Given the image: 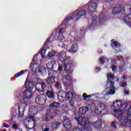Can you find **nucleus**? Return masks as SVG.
Segmentation results:
<instances>
[{
	"instance_id": "nucleus-1",
	"label": "nucleus",
	"mask_w": 131,
	"mask_h": 131,
	"mask_svg": "<svg viewBox=\"0 0 131 131\" xmlns=\"http://www.w3.org/2000/svg\"><path fill=\"white\" fill-rule=\"evenodd\" d=\"M107 80L105 86L106 89L102 92V95L108 96V95H114L115 94V86H114V82L110 81L109 77L113 79L114 76L111 73L107 74Z\"/></svg>"
},
{
	"instance_id": "nucleus-2",
	"label": "nucleus",
	"mask_w": 131,
	"mask_h": 131,
	"mask_svg": "<svg viewBox=\"0 0 131 131\" xmlns=\"http://www.w3.org/2000/svg\"><path fill=\"white\" fill-rule=\"evenodd\" d=\"M127 117H122L120 121L121 125H126L127 123H129V126L131 127V106L129 108L127 112Z\"/></svg>"
},
{
	"instance_id": "nucleus-3",
	"label": "nucleus",
	"mask_w": 131,
	"mask_h": 131,
	"mask_svg": "<svg viewBox=\"0 0 131 131\" xmlns=\"http://www.w3.org/2000/svg\"><path fill=\"white\" fill-rule=\"evenodd\" d=\"M64 66V70L67 73H71V70L70 69L71 68V66H72V63L69 61L68 59H63V62H62Z\"/></svg>"
},
{
	"instance_id": "nucleus-4",
	"label": "nucleus",
	"mask_w": 131,
	"mask_h": 131,
	"mask_svg": "<svg viewBox=\"0 0 131 131\" xmlns=\"http://www.w3.org/2000/svg\"><path fill=\"white\" fill-rule=\"evenodd\" d=\"M84 8L86 10H88L90 13H93L96 11L97 4L96 3H89L87 5H85Z\"/></svg>"
},
{
	"instance_id": "nucleus-5",
	"label": "nucleus",
	"mask_w": 131,
	"mask_h": 131,
	"mask_svg": "<svg viewBox=\"0 0 131 131\" xmlns=\"http://www.w3.org/2000/svg\"><path fill=\"white\" fill-rule=\"evenodd\" d=\"M24 123L26 125L30 126L32 125V128L34 127V124H35V121L33 119V117H28L27 118L24 120Z\"/></svg>"
},
{
	"instance_id": "nucleus-6",
	"label": "nucleus",
	"mask_w": 131,
	"mask_h": 131,
	"mask_svg": "<svg viewBox=\"0 0 131 131\" xmlns=\"http://www.w3.org/2000/svg\"><path fill=\"white\" fill-rule=\"evenodd\" d=\"M72 15L73 16V18L76 17V20L77 21L80 19L81 17H82V16H84V15H85V11H84V10H81L79 11H76L73 13Z\"/></svg>"
},
{
	"instance_id": "nucleus-7",
	"label": "nucleus",
	"mask_w": 131,
	"mask_h": 131,
	"mask_svg": "<svg viewBox=\"0 0 131 131\" xmlns=\"http://www.w3.org/2000/svg\"><path fill=\"white\" fill-rule=\"evenodd\" d=\"M105 109H106V106H105V104L102 103L99 104L96 106L95 112L96 114L99 115L101 114V113H102V112H103V111H104Z\"/></svg>"
},
{
	"instance_id": "nucleus-8",
	"label": "nucleus",
	"mask_w": 131,
	"mask_h": 131,
	"mask_svg": "<svg viewBox=\"0 0 131 131\" xmlns=\"http://www.w3.org/2000/svg\"><path fill=\"white\" fill-rule=\"evenodd\" d=\"M35 102L38 105H43L46 103V95L37 96L35 99Z\"/></svg>"
},
{
	"instance_id": "nucleus-9",
	"label": "nucleus",
	"mask_w": 131,
	"mask_h": 131,
	"mask_svg": "<svg viewBox=\"0 0 131 131\" xmlns=\"http://www.w3.org/2000/svg\"><path fill=\"white\" fill-rule=\"evenodd\" d=\"M72 81V77L69 75H67L64 76L63 77V82L64 85L68 86V85H70L71 84V82Z\"/></svg>"
},
{
	"instance_id": "nucleus-10",
	"label": "nucleus",
	"mask_w": 131,
	"mask_h": 131,
	"mask_svg": "<svg viewBox=\"0 0 131 131\" xmlns=\"http://www.w3.org/2000/svg\"><path fill=\"white\" fill-rule=\"evenodd\" d=\"M89 126H93L95 128H101L102 127V121L99 120L95 122L91 123L90 124H87Z\"/></svg>"
},
{
	"instance_id": "nucleus-11",
	"label": "nucleus",
	"mask_w": 131,
	"mask_h": 131,
	"mask_svg": "<svg viewBox=\"0 0 131 131\" xmlns=\"http://www.w3.org/2000/svg\"><path fill=\"white\" fill-rule=\"evenodd\" d=\"M114 108H122L123 106H125V108L126 107V105L124 104L123 102H122L120 100H116L115 101L113 105Z\"/></svg>"
},
{
	"instance_id": "nucleus-12",
	"label": "nucleus",
	"mask_w": 131,
	"mask_h": 131,
	"mask_svg": "<svg viewBox=\"0 0 131 131\" xmlns=\"http://www.w3.org/2000/svg\"><path fill=\"white\" fill-rule=\"evenodd\" d=\"M77 50H78V43H74L71 46V49L68 50V52L70 53V54H75L77 52Z\"/></svg>"
},
{
	"instance_id": "nucleus-13",
	"label": "nucleus",
	"mask_w": 131,
	"mask_h": 131,
	"mask_svg": "<svg viewBox=\"0 0 131 131\" xmlns=\"http://www.w3.org/2000/svg\"><path fill=\"white\" fill-rule=\"evenodd\" d=\"M45 86H46V83L43 82L41 83H37L36 84V89L37 91H38L39 92H43Z\"/></svg>"
},
{
	"instance_id": "nucleus-14",
	"label": "nucleus",
	"mask_w": 131,
	"mask_h": 131,
	"mask_svg": "<svg viewBox=\"0 0 131 131\" xmlns=\"http://www.w3.org/2000/svg\"><path fill=\"white\" fill-rule=\"evenodd\" d=\"M123 11L124 12L126 15H127V16L131 15V5H125L123 7Z\"/></svg>"
},
{
	"instance_id": "nucleus-15",
	"label": "nucleus",
	"mask_w": 131,
	"mask_h": 131,
	"mask_svg": "<svg viewBox=\"0 0 131 131\" xmlns=\"http://www.w3.org/2000/svg\"><path fill=\"white\" fill-rule=\"evenodd\" d=\"M115 112V117L116 118H120L123 115V111L120 110H116L114 111Z\"/></svg>"
},
{
	"instance_id": "nucleus-16",
	"label": "nucleus",
	"mask_w": 131,
	"mask_h": 131,
	"mask_svg": "<svg viewBox=\"0 0 131 131\" xmlns=\"http://www.w3.org/2000/svg\"><path fill=\"white\" fill-rule=\"evenodd\" d=\"M70 120L69 119L64 120L63 121V125L67 129H70L71 128V125L70 124Z\"/></svg>"
},
{
	"instance_id": "nucleus-17",
	"label": "nucleus",
	"mask_w": 131,
	"mask_h": 131,
	"mask_svg": "<svg viewBox=\"0 0 131 131\" xmlns=\"http://www.w3.org/2000/svg\"><path fill=\"white\" fill-rule=\"evenodd\" d=\"M24 96H25L26 98L29 99L30 98H32L33 94H32V92L31 91L27 90L24 92Z\"/></svg>"
},
{
	"instance_id": "nucleus-18",
	"label": "nucleus",
	"mask_w": 131,
	"mask_h": 131,
	"mask_svg": "<svg viewBox=\"0 0 131 131\" xmlns=\"http://www.w3.org/2000/svg\"><path fill=\"white\" fill-rule=\"evenodd\" d=\"M25 86L28 90L31 91L33 89V83L30 81H27L25 82Z\"/></svg>"
},
{
	"instance_id": "nucleus-19",
	"label": "nucleus",
	"mask_w": 131,
	"mask_h": 131,
	"mask_svg": "<svg viewBox=\"0 0 131 131\" xmlns=\"http://www.w3.org/2000/svg\"><path fill=\"white\" fill-rule=\"evenodd\" d=\"M73 98V94L71 92H68L66 94V98L68 101H70V103H72V98Z\"/></svg>"
},
{
	"instance_id": "nucleus-20",
	"label": "nucleus",
	"mask_w": 131,
	"mask_h": 131,
	"mask_svg": "<svg viewBox=\"0 0 131 131\" xmlns=\"http://www.w3.org/2000/svg\"><path fill=\"white\" fill-rule=\"evenodd\" d=\"M89 111V107L83 106L79 108V112L80 114H85Z\"/></svg>"
},
{
	"instance_id": "nucleus-21",
	"label": "nucleus",
	"mask_w": 131,
	"mask_h": 131,
	"mask_svg": "<svg viewBox=\"0 0 131 131\" xmlns=\"http://www.w3.org/2000/svg\"><path fill=\"white\" fill-rule=\"evenodd\" d=\"M123 7H121L115 8L113 10V14H118L120 13V12H122V11H123Z\"/></svg>"
},
{
	"instance_id": "nucleus-22",
	"label": "nucleus",
	"mask_w": 131,
	"mask_h": 131,
	"mask_svg": "<svg viewBox=\"0 0 131 131\" xmlns=\"http://www.w3.org/2000/svg\"><path fill=\"white\" fill-rule=\"evenodd\" d=\"M60 123L57 122H52L51 123V127L53 129H57L60 127Z\"/></svg>"
},
{
	"instance_id": "nucleus-23",
	"label": "nucleus",
	"mask_w": 131,
	"mask_h": 131,
	"mask_svg": "<svg viewBox=\"0 0 131 131\" xmlns=\"http://www.w3.org/2000/svg\"><path fill=\"white\" fill-rule=\"evenodd\" d=\"M54 65H55V61H50L47 63V67L48 69L52 70L54 67Z\"/></svg>"
},
{
	"instance_id": "nucleus-24",
	"label": "nucleus",
	"mask_w": 131,
	"mask_h": 131,
	"mask_svg": "<svg viewBox=\"0 0 131 131\" xmlns=\"http://www.w3.org/2000/svg\"><path fill=\"white\" fill-rule=\"evenodd\" d=\"M46 82L48 84H52L53 82H55V78L54 77H51L46 79Z\"/></svg>"
},
{
	"instance_id": "nucleus-25",
	"label": "nucleus",
	"mask_w": 131,
	"mask_h": 131,
	"mask_svg": "<svg viewBox=\"0 0 131 131\" xmlns=\"http://www.w3.org/2000/svg\"><path fill=\"white\" fill-rule=\"evenodd\" d=\"M93 17H94L95 19H92V24L90 26V28L91 27H96L97 26V16L96 15H93Z\"/></svg>"
},
{
	"instance_id": "nucleus-26",
	"label": "nucleus",
	"mask_w": 131,
	"mask_h": 131,
	"mask_svg": "<svg viewBox=\"0 0 131 131\" xmlns=\"http://www.w3.org/2000/svg\"><path fill=\"white\" fill-rule=\"evenodd\" d=\"M49 107H52V108H59V107H60V103L54 102L49 105Z\"/></svg>"
},
{
	"instance_id": "nucleus-27",
	"label": "nucleus",
	"mask_w": 131,
	"mask_h": 131,
	"mask_svg": "<svg viewBox=\"0 0 131 131\" xmlns=\"http://www.w3.org/2000/svg\"><path fill=\"white\" fill-rule=\"evenodd\" d=\"M38 67V66L36 64V63H34L33 64H31L30 67V68L32 71H33V72H35V70Z\"/></svg>"
},
{
	"instance_id": "nucleus-28",
	"label": "nucleus",
	"mask_w": 131,
	"mask_h": 131,
	"mask_svg": "<svg viewBox=\"0 0 131 131\" xmlns=\"http://www.w3.org/2000/svg\"><path fill=\"white\" fill-rule=\"evenodd\" d=\"M46 95L48 98H54V94L53 91H47Z\"/></svg>"
},
{
	"instance_id": "nucleus-29",
	"label": "nucleus",
	"mask_w": 131,
	"mask_h": 131,
	"mask_svg": "<svg viewBox=\"0 0 131 131\" xmlns=\"http://www.w3.org/2000/svg\"><path fill=\"white\" fill-rule=\"evenodd\" d=\"M37 111H38V109H37V107L35 106H32L31 109V112L33 113V114H36L37 113Z\"/></svg>"
},
{
	"instance_id": "nucleus-30",
	"label": "nucleus",
	"mask_w": 131,
	"mask_h": 131,
	"mask_svg": "<svg viewBox=\"0 0 131 131\" xmlns=\"http://www.w3.org/2000/svg\"><path fill=\"white\" fill-rule=\"evenodd\" d=\"M65 57H66V53H65V52L62 51L61 52L60 55V57H59V59L61 61H63L62 60V59H64V58H65Z\"/></svg>"
},
{
	"instance_id": "nucleus-31",
	"label": "nucleus",
	"mask_w": 131,
	"mask_h": 131,
	"mask_svg": "<svg viewBox=\"0 0 131 131\" xmlns=\"http://www.w3.org/2000/svg\"><path fill=\"white\" fill-rule=\"evenodd\" d=\"M56 55V52L55 51H51L50 52H49L48 56L49 57V58H51V57H54Z\"/></svg>"
},
{
	"instance_id": "nucleus-32",
	"label": "nucleus",
	"mask_w": 131,
	"mask_h": 131,
	"mask_svg": "<svg viewBox=\"0 0 131 131\" xmlns=\"http://www.w3.org/2000/svg\"><path fill=\"white\" fill-rule=\"evenodd\" d=\"M64 99L65 98H64V97H62L61 95H59L58 97V100L59 101V102H60L61 103H63V102H64Z\"/></svg>"
},
{
	"instance_id": "nucleus-33",
	"label": "nucleus",
	"mask_w": 131,
	"mask_h": 131,
	"mask_svg": "<svg viewBox=\"0 0 131 131\" xmlns=\"http://www.w3.org/2000/svg\"><path fill=\"white\" fill-rule=\"evenodd\" d=\"M57 39L60 41L63 40V39H65V37H64V35L62 34H59L57 37Z\"/></svg>"
},
{
	"instance_id": "nucleus-34",
	"label": "nucleus",
	"mask_w": 131,
	"mask_h": 131,
	"mask_svg": "<svg viewBox=\"0 0 131 131\" xmlns=\"http://www.w3.org/2000/svg\"><path fill=\"white\" fill-rule=\"evenodd\" d=\"M24 73V71H21L19 73H18V74H16L14 75V77H15V78H17V77H19V76H21V75H22V74Z\"/></svg>"
},
{
	"instance_id": "nucleus-35",
	"label": "nucleus",
	"mask_w": 131,
	"mask_h": 131,
	"mask_svg": "<svg viewBox=\"0 0 131 131\" xmlns=\"http://www.w3.org/2000/svg\"><path fill=\"white\" fill-rule=\"evenodd\" d=\"M38 71L40 73H42L43 71H46V69L43 67H40L38 68Z\"/></svg>"
},
{
	"instance_id": "nucleus-36",
	"label": "nucleus",
	"mask_w": 131,
	"mask_h": 131,
	"mask_svg": "<svg viewBox=\"0 0 131 131\" xmlns=\"http://www.w3.org/2000/svg\"><path fill=\"white\" fill-rule=\"evenodd\" d=\"M40 55L42 57V58H45L46 56V50L43 49L41 51Z\"/></svg>"
},
{
	"instance_id": "nucleus-37",
	"label": "nucleus",
	"mask_w": 131,
	"mask_h": 131,
	"mask_svg": "<svg viewBox=\"0 0 131 131\" xmlns=\"http://www.w3.org/2000/svg\"><path fill=\"white\" fill-rule=\"evenodd\" d=\"M127 86V82L122 83V84H121L122 88H126Z\"/></svg>"
},
{
	"instance_id": "nucleus-38",
	"label": "nucleus",
	"mask_w": 131,
	"mask_h": 131,
	"mask_svg": "<svg viewBox=\"0 0 131 131\" xmlns=\"http://www.w3.org/2000/svg\"><path fill=\"white\" fill-rule=\"evenodd\" d=\"M111 126L112 127H113V128H116V123H115V122H112Z\"/></svg>"
},
{
	"instance_id": "nucleus-39",
	"label": "nucleus",
	"mask_w": 131,
	"mask_h": 131,
	"mask_svg": "<svg viewBox=\"0 0 131 131\" xmlns=\"http://www.w3.org/2000/svg\"><path fill=\"white\" fill-rule=\"evenodd\" d=\"M82 97L84 98V100H86V99H89V96L86 95V94L84 93L82 95Z\"/></svg>"
},
{
	"instance_id": "nucleus-40",
	"label": "nucleus",
	"mask_w": 131,
	"mask_h": 131,
	"mask_svg": "<svg viewBox=\"0 0 131 131\" xmlns=\"http://www.w3.org/2000/svg\"><path fill=\"white\" fill-rule=\"evenodd\" d=\"M12 127L14 129H18V126H17V124H14L12 125Z\"/></svg>"
},
{
	"instance_id": "nucleus-41",
	"label": "nucleus",
	"mask_w": 131,
	"mask_h": 131,
	"mask_svg": "<svg viewBox=\"0 0 131 131\" xmlns=\"http://www.w3.org/2000/svg\"><path fill=\"white\" fill-rule=\"evenodd\" d=\"M113 45L115 47H118V46H119V44L118 43V42H117V41H114Z\"/></svg>"
},
{
	"instance_id": "nucleus-42",
	"label": "nucleus",
	"mask_w": 131,
	"mask_h": 131,
	"mask_svg": "<svg viewBox=\"0 0 131 131\" xmlns=\"http://www.w3.org/2000/svg\"><path fill=\"white\" fill-rule=\"evenodd\" d=\"M99 62L100 63H101V64H104L105 63V61L104 60V59H103L102 58H100L99 59Z\"/></svg>"
},
{
	"instance_id": "nucleus-43",
	"label": "nucleus",
	"mask_w": 131,
	"mask_h": 131,
	"mask_svg": "<svg viewBox=\"0 0 131 131\" xmlns=\"http://www.w3.org/2000/svg\"><path fill=\"white\" fill-rule=\"evenodd\" d=\"M33 61H34L35 62H36V61H37V55H36L34 57V58L33 59Z\"/></svg>"
},
{
	"instance_id": "nucleus-44",
	"label": "nucleus",
	"mask_w": 131,
	"mask_h": 131,
	"mask_svg": "<svg viewBox=\"0 0 131 131\" xmlns=\"http://www.w3.org/2000/svg\"><path fill=\"white\" fill-rule=\"evenodd\" d=\"M50 73V75H54V73H56V72H55V71L51 70Z\"/></svg>"
},
{
	"instance_id": "nucleus-45",
	"label": "nucleus",
	"mask_w": 131,
	"mask_h": 131,
	"mask_svg": "<svg viewBox=\"0 0 131 131\" xmlns=\"http://www.w3.org/2000/svg\"><path fill=\"white\" fill-rule=\"evenodd\" d=\"M59 85H60V83H59L58 82H56V84L54 85L55 88H58Z\"/></svg>"
},
{
	"instance_id": "nucleus-46",
	"label": "nucleus",
	"mask_w": 131,
	"mask_h": 131,
	"mask_svg": "<svg viewBox=\"0 0 131 131\" xmlns=\"http://www.w3.org/2000/svg\"><path fill=\"white\" fill-rule=\"evenodd\" d=\"M23 116H24V114H23V113L21 114V113L19 112L18 117H23Z\"/></svg>"
},
{
	"instance_id": "nucleus-47",
	"label": "nucleus",
	"mask_w": 131,
	"mask_h": 131,
	"mask_svg": "<svg viewBox=\"0 0 131 131\" xmlns=\"http://www.w3.org/2000/svg\"><path fill=\"white\" fill-rule=\"evenodd\" d=\"M4 126L5 127H6L7 128H8V127H10V126H9V125H8V124H6V123H5V124H4Z\"/></svg>"
},
{
	"instance_id": "nucleus-48",
	"label": "nucleus",
	"mask_w": 131,
	"mask_h": 131,
	"mask_svg": "<svg viewBox=\"0 0 131 131\" xmlns=\"http://www.w3.org/2000/svg\"><path fill=\"white\" fill-rule=\"evenodd\" d=\"M116 68V67L115 66H112V69L113 71H115Z\"/></svg>"
},
{
	"instance_id": "nucleus-49",
	"label": "nucleus",
	"mask_w": 131,
	"mask_h": 131,
	"mask_svg": "<svg viewBox=\"0 0 131 131\" xmlns=\"http://www.w3.org/2000/svg\"><path fill=\"white\" fill-rule=\"evenodd\" d=\"M63 30V29L60 28L59 31H58V33H62V31Z\"/></svg>"
},
{
	"instance_id": "nucleus-50",
	"label": "nucleus",
	"mask_w": 131,
	"mask_h": 131,
	"mask_svg": "<svg viewBox=\"0 0 131 131\" xmlns=\"http://www.w3.org/2000/svg\"><path fill=\"white\" fill-rule=\"evenodd\" d=\"M128 94H129V92H128V91H125V92H124V94L125 95H128Z\"/></svg>"
},
{
	"instance_id": "nucleus-51",
	"label": "nucleus",
	"mask_w": 131,
	"mask_h": 131,
	"mask_svg": "<svg viewBox=\"0 0 131 131\" xmlns=\"http://www.w3.org/2000/svg\"><path fill=\"white\" fill-rule=\"evenodd\" d=\"M58 70H59V71H62V67L59 66L58 67Z\"/></svg>"
},
{
	"instance_id": "nucleus-52",
	"label": "nucleus",
	"mask_w": 131,
	"mask_h": 131,
	"mask_svg": "<svg viewBox=\"0 0 131 131\" xmlns=\"http://www.w3.org/2000/svg\"><path fill=\"white\" fill-rule=\"evenodd\" d=\"M118 60H122V56H118Z\"/></svg>"
},
{
	"instance_id": "nucleus-53",
	"label": "nucleus",
	"mask_w": 131,
	"mask_h": 131,
	"mask_svg": "<svg viewBox=\"0 0 131 131\" xmlns=\"http://www.w3.org/2000/svg\"><path fill=\"white\" fill-rule=\"evenodd\" d=\"M69 20H70V18H67L65 20L66 22H68V21H69Z\"/></svg>"
},
{
	"instance_id": "nucleus-54",
	"label": "nucleus",
	"mask_w": 131,
	"mask_h": 131,
	"mask_svg": "<svg viewBox=\"0 0 131 131\" xmlns=\"http://www.w3.org/2000/svg\"><path fill=\"white\" fill-rule=\"evenodd\" d=\"M49 130V128H46L44 129V131H48Z\"/></svg>"
},
{
	"instance_id": "nucleus-55",
	"label": "nucleus",
	"mask_w": 131,
	"mask_h": 131,
	"mask_svg": "<svg viewBox=\"0 0 131 131\" xmlns=\"http://www.w3.org/2000/svg\"><path fill=\"white\" fill-rule=\"evenodd\" d=\"M105 20H106V17L104 16V17H103V19H102V20H103V22H104V21H105Z\"/></svg>"
},
{
	"instance_id": "nucleus-56",
	"label": "nucleus",
	"mask_w": 131,
	"mask_h": 131,
	"mask_svg": "<svg viewBox=\"0 0 131 131\" xmlns=\"http://www.w3.org/2000/svg\"><path fill=\"white\" fill-rule=\"evenodd\" d=\"M113 0H105L106 2H112Z\"/></svg>"
},
{
	"instance_id": "nucleus-57",
	"label": "nucleus",
	"mask_w": 131,
	"mask_h": 131,
	"mask_svg": "<svg viewBox=\"0 0 131 131\" xmlns=\"http://www.w3.org/2000/svg\"><path fill=\"white\" fill-rule=\"evenodd\" d=\"M125 77H126L125 76H123V79H125Z\"/></svg>"
},
{
	"instance_id": "nucleus-58",
	"label": "nucleus",
	"mask_w": 131,
	"mask_h": 131,
	"mask_svg": "<svg viewBox=\"0 0 131 131\" xmlns=\"http://www.w3.org/2000/svg\"><path fill=\"white\" fill-rule=\"evenodd\" d=\"M96 69H98V71H100V68H97Z\"/></svg>"
},
{
	"instance_id": "nucleus-59",
	"label": "nucleus",
	"mask_w": 131,
	"mask_h": 131,
	"mask_svg": "<svg viewBox=\"0 0 131 131\" xmlns=\"http://www.w3.org/2000/svg\"><path fill=\"white\" fill-rule=\"evenodd\" d=\"M19 96H20V93H18V96H17V98H18V97H19Z\"/></svg>"
},
{
	"instance_id": "nucleus-60",
	"label": "nucleus",
	"mask_w": 131,
	"mask_h": 131,
	"mask_svg": "<svg viewBox=\"0 0 131 131\" xmlns=\"http://www.w3.org/2000/svg\"><path fill=\"white\" fill-rule=\"evenodd\" d=\"M62 93H63V91H60V94H62Z\"/></svg>"
},
{
	"instance_id": "nucleus-61",
	"label": "nucleus",
	"mask_w": 131,
	"mask_h": 131,
	"mask_svg": "<svg viewBox=\"0 0 131 131\" xmlns=\"http://www.w3.org/2000/svg\"><path fill=\"white\" fill-rule=\"evenodd\" d=\"M117 81H119V79H117Z\"/></svg>"
},
{
	"instance_id": "nucleus-62",
	"label": "nucleus",
	"mask_w": 131,
	"mask_h": 131,
	"mask_svg": "<svg viewBox=\"0 0 131 131\" xmlns=\"http://www.w3.org/2000/svg\"><path fill=\"white\" fill-rule=\"evenodd\" d=\"M89 98H91V95L88 96Z\"/></svg>"
},
{
	"instance_id": "nucleus-63",
	"label": "nucleus",
	"mask_w": 131,
	"mask_h": 131,
	"mask_svg": "<svg viewBox=\"0 0 131 131\" xmlns=\"http://www.w3.org/2000/svg\"><path fill=\"white\" fill-rule=\"evenodd\" d=\"M46 119L47 120H48V117H46Z\"/></svg>"
},
{
	"instance_id": "nucleus-64",
	"label": "nucleus",
	"mask_w": 131,
	"mask_h": 131,
	"mask_svg": "<svg viewBox=\"0 0 131 131\" xmlns=\"http://www.w3.org/2000/svg\"><path fill=\"white\" fill-rule=\"evenodd\" d=\"M114 40V39H113V40H111V41H113Z\"/></svg>"
}]
</instances>
